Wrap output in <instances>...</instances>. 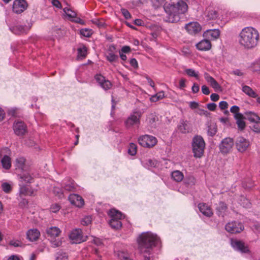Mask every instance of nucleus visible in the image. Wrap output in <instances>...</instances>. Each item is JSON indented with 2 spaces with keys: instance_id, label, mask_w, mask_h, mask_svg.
I'll return each mask as SVG.
<instances>
[{
  "instance_id": "f257e3e1",
  "label": "nucleus",
  "mask_w": 260,
  "mask_h": 260,
  "mask_svg": "<svg viewBox=\"0 0 260 260\" xmlns=\"http://www.w3.org/2000/svg\"><path fill=\"white\" fill-rule=\"evenodd\" d=\"M139 249L146 260H153V248L160 242V238L151 232L142 233L138 239Z\"/></svg>"
},
{
  "instance_id": "f03ea898",
  "label": "nucleus",
  "mask_w": 260,
  "mask_h": 260,
  "mask_svg": "<svg viewBox=\"0 0 260 260\" xmlns=\"http://www.w3.org/2000/svg\"><path fill=\"white\" fill-rule=\"evenodd\" d=\"M187 0H179L176 4H166L164 10L167 14L165 20L171 23L178 22L188 10Z\"/></svg>"
},
{
  "instance_id": "7ed1b4c3",
  "label": "nucleus",
  "mask_w": 260,
  "mask_h": 260,
  "mask_svg": "<svg viewBox=\"0 0 260 260\" xmlns=\"http://www.w3.org/2000/svg\"><path fill=\"white\" fill-rule=\"evenodd\" d=\"M259 38V33L256 29L252 27H246L240 33L239 42L243 47L249 49L257 45Z\"/></svg>"
},
{
  "instance_id": "20e7f679",
  "label": "nucleus",
  "mask_w": 260,
  "mask_h": 260,
  "mask_svg": "<svg viewBox=\"0 0 260 260\" xmlns=\"http://www.w3.org/2000/svg\"><path fill=\"white\" fill-rule=\"evenodd\" d=\"M192 149L195 157H201L204 153L205 142L200 136H196L192 139Z\"/></svg>"
},
{
  "instance_id": "39448f33",
  "label": "nucleus",
  "mask_w": 260,
  "mask_h": 260,
  "mask_svg": "<svg viewBox=\"0 0 260 260\" xmlns=\"http://www.w3.org/2000/svg\"><path fill=\"white\" fill-rule=\"evenodd\" d=\"M108 214L110 217L109 222L110 226L115 230L120 229L122 225L120 220L123 218L121 213L115 209H111Z\"/></svg>"
},
{
  "instance_id": "423d86ee",
  "label": "nucleus",
  "mask_w": 260,
  "mask_h": 260,
  "mask_svg": "<svg viewBox=\"0 0 260 260\" xmlns=\"http://www.w3.org/2000/svg\"><path fill=\"white\" fill-rule=\"evenodd\" d=\"M142 115V112L140 111L133 112L125 120V126L128 128L134 126L138 127L140 124V119Z\"/></svg>"
},
{
  "instance_id": "0eeeda50",
  "label": "nucleus",
  "mask_w": 260,
  "mask_h": 260,
  "mask_svg": "<svg viewBox=\"0 0 260 260\" xmlns=\"http://www.w3.org/2000/svg\"><path fill=\"white\" fill-rule=\"evenodd\" d=\"M11 150L7 147L3 148L0 150V157L1 164L4 169L9 170L11 167V160L10 155Z\"/></svg>"
},
{
  "instance_id": "6e6552de",
  "label": "nucleus",
  "mask_w": 260,
  "mask_h": 260,
  "mask_svg": "<svg viewBox=\"0 0 260 260\" xmlns=\"http://www.w3.org/2000/svg\"><path fill=\"white\" fill-rule=\"evenodd\" d=\"M157 142L155 137L148 135L141 136L138 139L139 144L144 147H152L156 144Z\"/></svg>"
},
{
  "instance_id": "1a4fd4ad",
  "label": "nucleus",
  "mask_w": 260,
  "mask_h": 260,
  "mask_svg": "<svg viewBox=\"0 0 260 260\" xmlns=\"http://www.w3.org/2000/svg\"><path fill=\"white\" fill-rule=\"evenodd\" d=\"M69 239L72 243L79 244L85 241L87 237L83 236L82 231L80 229L73 230L69 235Z\"/></svg>"
},
{
  "instance_id": "9d476101",
  "label": "nucleus",
  "mask_w": 260,
  "mask_h": 260,
  "mask_svg": "<svg viewBox=\"0 0 260 260\" xmlns=\"http://www.w3.org/2000/svg\"><path fill=\"white\" fill-rule=\"evenodd\" d=\"M225 229L227 232L235 234L242 232L244 230V226L241 222L232 221L228 223L225 225Z\"/></svg>"
},
{
  "instance_id": "9b49d317",
  "label": "nucleus",
  "mask_w": 260,
  "mask_h": 260,
  "mask_svg": "<svg viewBox=\"0 0 260 260\" xmlns=\"http://www.w3.org/2000/svg\"><path fill=\"white\" fill-rule=\"evenodd\" d=\"M185 28L189 34L195 35L201 31L202 27L198 22H191L185 25Z\"/></svg>"
},
{
  "instance_id": "f8f14e48",
  "label": "nucleus",
  "mask_w": 260,
  "mask_h": 260,
  "mask_svg": "<svg viewBox=\"0 0 260 260\" xmlns=\"http://www.w3.org/2000/svg\"><path fill=\"white\" fill-rule=\"evenodd\" d=\"M250 145L249 141L242 137L237 138L236 146L237 150L241 152L245 151Z\"/></svg>"
},
{
  "instance_id": "ddd939ff",
  "label": "nucleus",
  "mask_w": 260,
  "mask_h": 260,
  "mask_svg": "<svg viewBox=\"0 0 260 260\" xmlns=\"http://www.w3.org/2000/svg\"><path fill=\"white\" fill-rule=\"evenodd\" d=\"M231 243L233 248L236 250H238L242 253H247L249 252L248 247L242 241L232 239Z\"/></svg>"
},
{
  "instance_id": "4468645a",
  "label": "nucleus",
  "mask_w": 260,
  "mask_h": 260,
  "mask_svg": "<svg viewBox=\"0 0 260 260\" xmlns=\"http://www.w3.org/2000/svg\"><path fill=\"white\" fill-rule=\"evenodd\" d=\"M27 6L25 0H15L13 3V11L15 13L20 14L26 9Z\"/></svg>"
},
{
  "instance_id": "2eb2a0df",
  "label": "nucleus",
  "mask_w": 260,
  "mask_h": 260,
  "mask_svg": "<svg viewBox=\"0 0 260 260\" xmlns=\"http://www.w3.org/2000/svg\"><path fill=\"white\" fill-rule=\"evenodd\" d=\"M233 145L234 142L232 139L230 138H225L222 141L220 145L221 152L223 153L229 152L232 149Z\"/></svg>"
},
{
  "instance_id": "dca6fc26",
  "label": "nucleus",
  "mask_w": 260,
  "mask_h": 260,
  "mask_svg": "<svg viewBox=\"0 0 260 260\" xmlns=\"http://www.w3.org/2000/svg\"><path fill=\"white\" fill-rule=\"evenodd\" d=\"M13 129L17 136H22L26 132V126L21 121H17L14 123Z\"/></svg>"
},
{
  "instance_id": "f3484780",
  "label": "nucleus",
  "mask_w": 260,
  "mask_h": 260,
  "mask_svg": "<svg viewBox=\"0 0 260 260\" xmlns=\"http://www.w3.org/2000/svg\"><path fill=\"white\" fill-rule=\"evenodd\" d=\"M69 200L72 205L77 207H82L84 204L83 198L77 194H70L69 197Z\"/></svg>"
},
{
  "instance_id": "a211bd4d",
  "label": "nucleus",
  "mask_w": 260,
  "mask_h": 260,
  "mask_svg": "<svg viewBox=\"0 0 260 260\" xmlns=\"http://www.w3.org/2000/svg\"><path fill=\"white\" fill-rule=\"evenodd\" d=\"M10 30L16 35H22L26 34L29 30V27L26 25H15L10 27Z\"/></svg>"
},
{
  "instance_id": "6ab92c4d",
  "label": "nucleus",
  "mask_w": 260,
  "mask_h": 260,
  "mask_svg": "<svg viewBox=\"0 0 260 260\" xmlns=\"http://www.w3.org/2000/svg\"><path fill=\"white\" fill-rule=\"evenodd\" d=\"M95 79L104 89L108 90L111 88L112 85L111 82L109 80H106L103 76L100 74L96 75L95 76Z\"/></svg>"
},
{
  "instance_id": "aec40b11",
  "label": "nucleus",
  "mask_w": 260,
  "mask_h": 260,
  "mask_svg": "<svg viewBox=\"0 0 260 260\" xmlns=\"http://www.w3.org/2000/svg\"><path fill=\"white\" fill-rule=\"evenodd\" d=\"M220 35V31L217 29H208L203 34V37L208 40L217 39Z\"/></svg>"
},
{
  "instance_id": "412c9836",
  "label": "nucleus",
  "mask_w": 260,
  "mask_h": 260,
  "mask_svg": "<svg viewBox=\"0 0 260 260\" xmlns=\"http://www.w3.org/2000/svg\"><path fill=\"white\" fill-rule=\"evenodd\" d=\"M35 190L28 185H20L19 195L21 198L26 196H33Z\"/></svg>"
},
{
  "instance_id": "4be33fe9",
  "label": "nucleus",
  "mask_w": 260,
  "mask_h": 260,
  "mask_svg": "<svg viewBox=\"0 0 260 260\" xmlns=\"http://www.w3.org/2000/svg\"><path fill=\"white\" fill-rule=\"evenodd\" d=\"M198 208L200 211L206 216L210 217L213 215L211 208L205 203H200Z\"/></svg>"
},
{
  "instance_id": "5701e85b",
  "label": "nucleus",
  "mask_w": 260,
  "mask_h": 260,
  "mask_svg": "<svg viewBox=\"0 0 260 260\" xmlns=\"http://www.w3.org/2000/svg\"><path fill=\"white\" fill-rule=\"evenodd\" d=\"M197 48L201 51H208L211 48V43L207 39L203 40L196 44Z\"/></svg>"
},
{
  "instance_id": "b1692460",
  "label": "nucleus",
  "mask_w": 260,
  "mask_h": 260,
  "mask_svg": "<svg viewBox=\"0 0 260 260\" xmlns=\"http://www.w3.org/2000/svg\"><path fill=\"white\" fill-rule=\"evenodd\" d=\"M46 232L48 236L51 238H55L60 235L61 231L58 227L51 226L48 228Z\"/></svg>"
},
{
  "instance_id": "393cba45",
  "label": "nucleus",
  "mask_w": 260,
  "mask_h": 260,
  "mask_svg": "<svg viewBox=\"0 0 260 260\" xmlns=\"http://www.w3.org/2000/svg\"><path fill=\"white\" fill-rule=\"evenodd\" d=\"M27 239L30 241L37 240L40 237V232L36 229L29 230L26 234Z\"/></svg>"
},
{
  "instance_id": "a878e982",
  "label": "nucleus",
  "mask_w": 260,
  "mask_h": 260,
  "mask_svg": "<svg viewBox=\"0 0 260 260\" xmlns=\"http://www.w3.org/2000/svg\"><path fill=\"white\" fill-rule=\"evenodd\" d=\"M158 120V117L155 113H150L147 115L146 122L147 124L151 127L155 126L156 122Z\"/></svg>"
},
{
  "instance_id": "bb28decb",
  "label": "nucleus",
  "mask_w": 260,
  "mask_h": 260,
  "mask_svg": "<svg viewBox=\"0 0 260 260\" xmlns=\"http://www.w3.org/2000/svg\"><path fill=\"white\" fill-rule=\"evenodd\" d=\"M236 120V123L239 129H243L245 127V123L244 120V117L242 114H237L234 115Z\"/></svg>"
},
{
  "instance_id": "cd10ccee",
  "label": "nucleus",
  "mask_w": 260,
  "mask_h": 260,
  "mask_svg": "<svg viewBox=\"0 0 260 260\" xmlns=\"http://www.w3.org/2000/svg\"><path fill=\"white\" fill-rule=\"evenodd\" d=\"M20 181L26 183H31L34 180V177L30 172H25L19 175Z\"/></svg>"
},
{
  "instance_id": "c85d7f7f",
  "label": "nucleus",
  "mask_w": 260,
  "mask_h": 260,
  "mask_svg": "<svg viewBox=\"0 0 260 260\" xmlns=\"http://www.w3.org/2000/svg\"><path fill=\"white\" fill-rule=\"evenodd\" d=\"M63 11L64 17L71 21H72L77 15L76 12L67 7L63 8Z\"/></svg>"
},
{
  "instance_id": "c756f323",
  "label": "nucleus",
  "mask_w": 260,
  "mask_h": 260,
  "mask_svg": "<svg viewBox=\"0 0 260 260\" xmlns=\"http://www.w3.org/2000/svg\"><path fill=\"white\" fill-rule=\"evenodd\" d=\"M63 188L65 191H74L75 188V185L73 180L69 179L63 181Z\"/></svg>"
},
{
  "instance_id": "7c9ffc66",
  "label": "nucleus",
  "mask_w": 260,
  "mask_h": 260,
  "mask_svg": "<svg viewBox=\"0 0 260 260\" xmlns=\"http://www.w3.org/2000/svg\"><path fill=\"white\" fill-rule=\"evenodd\" d=\"M247 118L251 122L255 123L260 122V117L255 113L252 112H247L245 113Z\"/></svg>"
},
{
  "instance_id": "2f4dec72",
  "label": "nucleus",
  "mask_w": 260,
  "mask_h": 260,
  "mask_svg": "<svg viewBox=\"0 0 260 260\" xmlns=\"http://www.w3.org/2000/svg\"><path fill=\"white\" fill-rule=\"evenodd\" d=\"M178 128V130L182 133H186L189 131L188 122L186 120H180Z\"/></svg>"
},
{
  "instance_id": "473e14b6",
  "label": "nucleus",
  "mask_w": 260,
  "mask_h": 260,
  "mask_svg": "<svg viewBox=\"0 0 260 260\" xmlns=\"http://www.w3.org/2000/svg\"><path fill=\"white\" fill-rule=\"evenodd\" d=\"M142 164L144 167L150 169L157 167L158 162L155 160L148 159L143 161Z\"/></svg>"
},
{
  "instance_id": "72a5a7b5",
  "label": "nucleus",
  "mask_w": 260,
  "mask_h": 260,
  "mask_svg": "<svg viewBox=\"0 0 260 260\" xmlns=\"http://www.w3.org/2000/svg\"><path fill=\"white\" fill-rule=\"evenodd\" d=\"M78 56L77 58L78 59H82L85 58L87 53V49L86 47L83 45H81L78 48Z\"/></svg>"
},
{
  "instance_id": "f704fd0d",
  "label": "nucleus",
  "mask_w": 260,
  "mask_h": 260,
  "mask_svg": "<svg viewBox=\"0 0 260 260\" xmlns=\"http://www.w3.org/2000/svg\"><path fill=\"white\" fill-rule=\"evenodd\" d=\"M242 89L243 92L251 98H255L257 96L256 93L248 86H243Z\"/></svg>"
},
{
  "instance_id": "c9c22d12",
  "label": "nucleus",
  "mask_w": 260,
  "mask_h": 260,
  "mask_svg": "<svg viewBox=\"0 0 260 260\" xmlns=\"http://www.w3.org/2000/svg\"><path fill=\"white\" fill-rule=\"evenodd\" d=\"M25 159L23 157H19L16 159L15 166L16 169L23 170L25 166Z\"/></svg>"
},
{
  "instance_id": "e433bc0d",
  "label": "nucleus",
  "mask_w": 260,
  "mask_h": 260,
  "mask_svg": "<svg viewBox=\"0 0 260 260\" xmlns=\"http://www.w3.org/2000/svg\"><path fill=\"white\" fill-rule=\"evenodd\" d=\"M172 178L176 182L181 181L184 177L183 173L180 171H174L171 174Z\"/></svg>"
},
{
  "instance_id": "4c0bfd02",
  "label": "nucleus",
  "mask_w": 260,
  "mask_h": 260,
  "mask_svg": "<svg viewBox=\"0 0 260 260\" xmlns=\"http://www.w3.org/2000/svg\"><path fill=\"white\" fill-rule=\"evenodd\" d=\"M206 80L210 83V85L215 90H217L220 88L219 84L211 76H207Z\"/></svg>"
},
{
  "instance_id": "58836bf2",
  "label": "nucleus",
  "mask_w": 260,
  "mask_h": 260,
  "mask_svg": "<svg viewBox=\"0 0 260 260\" xmlns=\"http://www.w3.org/2000/svg\"><path fill=\"white\" fill-rule=\"evenodd\" d=\"M165 97V93L163 91L157 92L156 94L152 95L150 100L152 102H156L162 99Z\"/></svg>"
},
{
  "instance_id": "ea45409f",
  "label": "nucleus",
  "mask_w": 260,
  "mask_h": 260,
  "mask_svg": "<svg viewBox=\"0 0 260 260\" xmlns=\"http://www.w3.org/2000/svg\"><path fill=\"white\" fill-rule=\"evenodd\" d=\"M54 194L58 197V198L61 199L64 197L65 191L64 189L60 188L58 187L54 186L53 190Z\"/></svg>"
},
{
  "instance_id": "a19ab883",
  "label": "nucleus",
  "mask_w": 260,
  "mask_h": 260,
  "mask_svg": "<svg viewBox=\"0 0 260 260\" xmlns=\"http://www.w3.org/2000/svg\"><path fill=\"white\" fill-rule=\"evenodd\" d=\"M184 72L189 77H194L196 79L199 78V72L192 69H186Z\"/></svg>"
},
{
  "instance_id": "79ce46f5",
  "label": "nucleus",
  "mask_w": 260,
  "mask_h": 260,
  "mask_svg": "<svg viewBox=\"0 0 260 260\" xmlns=\"http://www.w3.org/2000/svg\"><path fill=\"white\" fill-rule=\"evenodd\" d=\"M217 132V126L214 123H211L208 126V134L209 136H213Z\"/></svg>"
},
{
  "instance_id": "37998d69",
  "label": "nucleus",
  "mask_w": 260,
  "mask_h": 260,
  "mask_svg": "<svg viewBox=\"0 0 260 260\" xmlns=\"http://www.w3.org/2000/svg\"><path fill=\"white\" fill-rule=\"evenodd\" d=\"M137 152V146L136 144L131 143L129 144L128 149V153L131 155H135Z\"/></svg>"
},
{
  "instance_id": "c03bdc74",
  "label": "nucleus",
  "mask_w": 260,
  "mask_h": 260,
  "mask_svg": "<svg viewBox=\"0 0 260 260\" xmlns=\"http://www.w3.org/2000/svg\"><path fill=\"white\" fill-rule=\"evenodd\" d=\"M206 16L209 19H214L218 17V14L216 11L211 10L207 12Z\"/></svg>"
},
{
  "instance_id": "a18cd8bd",
  "label": "nucleus",
  "mask_w": 260,
  "mask_h": 260,
  "mask_svg": "<svg viewBox=\"0 0 260 260\" xmlns=\"http://www.w3.org/2000/svg\"><path fill=\"white\" fill-rule=\"evenodd\" d=\"M106 58L110 62H113L118 59V56L112 52H109L106 54Z\"/></svg>"
},
{
  "instance_id": "49530a36",
  "label": "nucleus",
  "mask_w": 260,
  "mask_h": 260,
  "mask_svg": "<svg viewBox=\"0 0 260 260\" xmlns=\"http://www.w3.org/2000/svg\"><path fill=\"white\" fill-rule=\"evenodd\" d=\"M2 188L3 190L6 193H9L12 190V185L7 182H4L2 184Z\"/></svg>"
},
{
  "instance_id": "de8ad7c7",
  "label": "nucleus",
  "mask_w": 260,
  "mask_h": 260,
  "mask_svg": "<svg viewBox=\"0 0 260 260\" xmlns=\"http://www.w3.org/2000/svg\"><path fill=\"white\" fill-rule=\"evenodd\" d=\"M80 34L84 37H89L91 36L92 31L90 29L84 28L80 30Z\"/></svg>"
},
{
  "instance_id": "09e8293b",
  "label": "nucleus",
  "mask_w": 260,
  "mask_h": 260,
  "mask_svg": "<svg viewBox=\"0 0 260 260\" xmlns=\"http://www.w3.org/2000/svg\"><path fill=\"white\" fill-rule=\"evenodd\" d=\"M91 216H86L82 219L81 223L83 225H87L91 222Z\"/></svg>"
},
{
  "instance_id": "8fccbe9b",
  "label": "nucleus",
  "mask_w": 260,
  "mask_h": 260,
  "mask_svg": "<svg viewBox=\"0 0 260 260\" xmlns=\"http://www.w3.org/2000/svg\"><path fill=\"white\" fill-rule=\"evenodd\" d=\"M226 209V206L225 203L220 202L218 207H217V210L219 212V214H221L225 211Z\"/></svg>"
},
{
  "instance_id": "3c124183",
  "label": "nucleus",
  "mask_w": 260,
  "mask_h": 260,
  "mask_svg": "<svg viewBox=\"0 0 260 260\" xmlns=\"http://www.w3.org/2000/svg\"><path fill=\"white\" fill-rule=\"evenodd\" d=\"M68 256L65 253L59 252L56 254V260H67Z\"/></svg>"
},
{
  "instance_id": "603ef678",
  "label": "nucleus",
  "mask_w": 260,
  "mask_h": 260,
  "mask_svg": "<svg viewBox=\"0 0 260 260\" xmlns=\"http://www.w3.org/2000/svg\"><path fill=\"white\" fill-rule=\"evenodd\" d=\"M9 244L11 246H13L15 247L21 246L22 243L21 241L17 240H12L10 241Z\"/></svg>"
},
{
  "instance_id": "864d4df0",
  "label": "nucleus",
  "mask_w": 260,
  "mask_h": 260,
  "mask_svg": "<svg viewBox=\"0 0 260 260\" xmlns=\"http://www.w3.org/2000/svg\"><path fill=\"white\" fill-rule=\"evenodd\" d=\"M50 211L53 213L57 212L60 209V206L57 204H54L50 207Z\"/></svg>"
},
{
  "instance_id": "5fc2aeb1",
  "label": "nucleus",
  "mask_w": 260,
  "mask_h": 260,
  "mask_svg": "<svg viewBox=\"0 0 260 260\" xmlns=\"http://www.w3.org/2000/svg\"><path fill=\"white\" fill-rule=\"evenodd\" d=\"M251 68L253 72L260 71V60L258 62L254 63Z\"/></svg>"
},
{
  "instance_id": "6e6d98bb",
  "label": "nucleus",
  "mask_w": 260,
  "mask_h": 260,
  "mask_svg": "<svg viewBox=\"0 0 260 260\" xmlns=\"http://www.w3.org/2000/svg\"><path fill=\"white\" fill-rule=\"evenodd\" d=\"M121 13L122 15L124 16L125 18L128 19L130 18L131 16L129 12L125 9L122 8L121 9Z\"/></svg>"
},
{
  "instance_id": "4d7b16f0",
  "label": "nucleus",
  "mask_w": 260,
  "mask_h": 260,
  "mask_svg": "<svg viewBox=\"0 0 260 260\" xmlns=\"http://www.w3.org/2000/svg\"><path fill=\"white\" fill-rule=\"evenodd\" d=\"M239 110H240V109L238 106H233L231 108L230 111L232 113H234L235 115L237 114H240V113H239Z\"/></svg>"
},
{
  "instance_id": "13d9d810",
  "label": "nucleus",
  "mask_w": 260,
  "mask_h": 260,
  "mask_svg": "<svg viewBox=\"0 0 260 260\" xmlns=\"http://www.w3.org/2000/svg\"><path fill=\"white\" fill-rule=\"evenodd\" d=\"M92 241L97 246H100L103 244L102 240L96 237H93Z\"/></svg>"
},
{
  "instance_id": "bf43d9fd",
  "label": "nucleus",
  "mask_w": 260,
  "mask_h": 260,
  "mask_svg": "<svg viewBox=\"0 0 260 260\" xmlns=\"http://www.w3.org/2000/svg\"><path fill=\"white\" fill-rule=\"evenodd\" d=\"M129 63L134 68L137 69L138 67V63L135 58H132L129 61Z\"/></svg>"
},
{
  "instance_id": "052dcab7",
  "label": "nucleus",
  "mask_w": 260,
  "mask_h": 260,
  "mask_svg": "<svg viewBox=\"0 0 260 260\" xmlns=\"http://www.w3.org/2000/svg\"><path fill=\"white\" fill-rule=\"evenodd\" d=\"M219 107L221 110L228 108V104L225 101H221L219 104Z\"/></svg>"
},
{
  "instance_id": "680f3d73",
  "label": "nucleus",
  "mask_w": 260,
  "mask_h": 260,
  "mask_svg": "<svg viewBox=\"0 0 260 260\" xmlns=\"http://www.w3.org/2000/svg\"><path fill=\"white\" fill-rule=\"evenodd\" d=\"M51 3L54 7L59 9L61 8V4L58 0H52Z\"/></svg>"
},
{
  "instance_id": "e2e57ef3",
  "label": "nucleus",
  "mask_w": 260,
  "mask_h": 260,
  "mask_svg": "<svg viewBox=\"0 0 260 260\" xmlns=\"http://www.w3.org/2000/svg\"><path fill=\"white\" fill-rule=\"evenodd\" d=\"M202 92L206 95H208L210 93L209 88L206 85H203L202 86Z\"/></svg>"
},
{
  "instance_id": "0e129e2a",
  "label": "nucleus",
  "mask_w": 260,
  "mask_h": 260,
  "mask_svg": "<svg viewBox=\"0 0 260 260\" xmlns=\"http://www.w3.org/2000/svg\"><path fill=\"white\" fill-rule=\"evenodd\" d=\"M21 257L18 255L13 254L8 257L7 260H20Z\"/></svg>"
},
{
  "instance_id": "69168bd1",
  "label": "nucleus",
  "mask_w": 260,
  "mask_h": 260,
  "mask_svg": "<svg viewBox=\"0 0 260 260\" xmlns=\"http://www.w3.org/2000/svg\"><path fill=\"white\" fill-rule=\"evenodd\" d=\"M207 108L212 111H214L216 108V105L215 103H209L207 105Z\"/></svg>"
},
{
  "instance_id": "338daca9",
  "label": "nucleus",
  "mask_w": 260,
  "mask_h": 260,
  "mask_svg": "<svg viewBox=\"0 0 260 260\" xmlns=\"http://www.w3.org/2000/svg\"><path fill=\"white\" fill-rule=\"evenodd\" d=\"M185 79L181 78L179 81V88L181 89H183L185 87Z\"/></svg>"
},
{
  "instance_id": "774afa93",
  "label": "nucleus",
  "mask_w": 260,
  "mask_h": 260,
  "mask_svg": "<svg viewBox=\"0 0 260 260\" xmlns=\"http://www.w3.org/2000/svg\"><path fill=\"white\" fill-rule=\"evenodd\" d=\"M131 51V48L129 46H124L122 47L121 49L119 51V52H122L123 53H126L129 52Z\"/></svg>"
}]
</instances>
